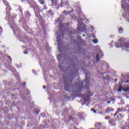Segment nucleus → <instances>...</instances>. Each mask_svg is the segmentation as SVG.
Masks as SVG:
<instances>
[{
  "instance_id": "nucleus-45",
  "label": "nucleus",
  "mask_w": 129,
  "mask_h": 129,
  "mask_svg": "<svg viewBox=\"0 0 129 129\" xmlns=\"http://www.w3.org/2000/svg\"><path fill=\"white\" fill-rule=\"evenodd\" d=\"M107 103H108V104L110 103V101H108L107 102Z\"/></svg>"
},
{
  "instance_id": "nucleus-53",
  "label": "nucleus",
  "mask_w": 129,
  "mask_h": 129,
  "mask_svg": "<svg viewBox=\"0 0 129 129\" xmlns=\"http://www.w3.org/2000/svg\"><path fill=\"white\" fill-rule=\"evenodd\" d=\"M100 113V114H102V112H101Z\"/></svg>"
},
{
  "instance_id": "nucleus-4",
  "label": "nucleus",
  "mask_w": 129,
  "mask_h": 129,
  "mask_svg": "<svg viewBox=\"0 0 129 129\" xmlns=\"http://www.w3.org/2000/svg\"><path fill=\"white\" fill-rule=\"evenodd\" d=\"M8 24L10 25V27L11 28H13L14 34L15 35V36H16L17 38H19L23 37V35H24V34L22 33L21 30L19 29V28H18V27H17L14 20H13L12 21H9L8 22Z\"/></svg>"
},
{
  "instance_id": "nucleus-23",
  "label": "nucleus",
  "mask_w": 129,
  "mask_h": 129,
  "mask_svg": "<svg viewBox=\"0 0 129 129\" xmlns=\"http://www.w3.org/2000/svg\"><path fill=\"white\" fill-rule=\"evenodd\" d=\"M3 27H2V26H0V36H2V34H3Z\"/></svg>"
},
{
  "instance_id": "nucleus-17",
  "label": "nucleus",
  "mask_w": 129,
  "mask_h": 129,
  "mask_svg": "<svg viewBox=\"0 0 129 129\" xmlns=\"http://www.w3.org/2000/svg\"><path fill=\"white\" fill-rule=\"evenodd\" d=\"M119 34H122V33H123V28L120 27L119 29Z\"/></svg>"
},
{
  "instance_id": "nucleus-19",
  "label": "nucleus",
  "mask_w": 129,
  "mask_h": 129,
  "mask_svg": "<svg viewBox=\"0 0 129 129\" xmlns=\"http://www.w3.org/2000/svg\"><path fill=\"white\" fill-rule=\"evenodd\" d=\"M120 86V87L118 89V92H120L122 91V90H123V88L120 86Z\"/></svg>"
},
{
  "instance_id": "nucleus-2",
  "label": "nucleus",
  "mask_w": 129,
  "mask_h": 129,
  "mask_svg": "<svg viewBox=\"0 0 129 129\" xmlns=\"http://www.w3.org/2000/svg\"><path fill=\"white\" fill-rule=\"evenodd\" d=\"M55 23H58L59 24V29L60 32L57 33V42L58 45V49L60 50V47L63 46V43H62V40H63V36H64V33H65V31H63L64 30V28L63 26L64 24L62 23V21L60 19H58V20L55 21Z\"/></svg>"
},
{
  "instance_id": "nucleus-32",
  "label": "nucleus",
  "mask_w": 129,
  "mask_h": 129,
  "mask_svg": "<svg viewBox=\"0 0 129 129\" xmlns=\"http://www.w3.org/2000/svg\"><path fill=\"white\" fill-rule=\"evenodd\" d=\"M32 72L34 73V74H35V75H37V72L34 70H32Z\"/></svg>"
},
{
  "instance_id": "nucleus-7",
  "label": "nucleus",
  "mask_w": 129,
  "mask_h": 129,
  "mask_svg": "<svg viewBox=\"0 0 129 129\" xmlns=\"http://www.w3.org/2000/svg\"><path fill=\"white\" fill-rule=\"evenodd\" d=\"M3 3L5 6H7L6 8V14L8 15V16H6V18H10V17H11V14H10V11H11V6H10V5L9 4V3L7 2L6 0H3Z\"/></svg>"
},
{
  "instance_id": "nucleus-51",
  "label": "nucleus",
  "mask_w": 129,
  "mask_h": 129,
  "mask_svg": "<svg viewBox=\"0 0 129 129\" xmlns=\"http://www.w3.org/2000/svg\"><path fill=\"white\" fill-rule=\"evenodd\" d=\"M29 103H31V101H28Z\"/></svg>"
},
{
  "instance_id": "nucleus-14",
  "label": "nucleus",
  "mask_w": 129,
  "mask_h": 129,
  "mask_svg": "<svg viewBox=\"0 0 129 129\" xmlns=\"http://www.w3.org/2000/svg\"><path fill=\"white\" fill-rule=\"evenodd\" d=\"M57 58L58 61H62V59H63V60L66 59V55H64V56H63L61 54H58L57 55Z\"/></svg>"
},
{
  "instance_id": "nucleus-8",
  "label": "nucleus",
  "mask_w": 129,
  "mask_h": 129,
  "mask_svg": "<svg viewBox=\"0 0 129 129\" xmlns=\"http://www.w3.org/2000/svg\"><path fill=\"white\" fill-rule=\"evenodd\" d=\"M129 76H125L123 77V75H121V77L120 79L121 82H123L124 83H129Z\"/></svg>"
},
{
  "instance_id": "nucleus-48",
  "label": "nucleus",
  "mask_w": 129,
  "mask_h": 129,
  "mask_svg": "<svg viewBox=\"0 0 129 129\" xmlns=\"http://www.w3.org/2000/svg\"><path fill=\"white\" fill-rule=\"evenodd\" d=\"M99 46H97V48L99 49Z\"/></svg>"
},
{
  "instance_id": "nucleus-15",
  "label": "nucleus",
  "mask_w": 129,
  "mask_h": 129,
  "mask_svg": "<svg viewBox=\"0 0 129 129\" xmlns=\"http://www.w3.org/2000/svg\"><path fill=\"white\" fill-rule=\"evenodd\" d=\"M114 110L112 109V108L108 107L106 108L105 109V113H109L110 112H111V111H114Z\"/></svg>"
},
{
  "instance_id": "nucleus-30",
  "label": "nucleus",
  "mask_w": 129,
  "mask_h": 129,
  "mask_svg": "<svg viewBox=\"0 0 129 129\" xmlns=\"http://www.w3.org/2000/svg\"><path fill=\"white\" fill-rule=\"evenodd\" d=\"M119 116L120 117H123V114H119V116H117V117H119Z\"/></svg>"
},
{
  "instance_id": "nucleus-16",
  "label": "nucleus",
  "mask_w": 129,
  "mask_h": 129,
  "mask_svg": "<svg viewBox=\"0 0 129 129\" xmlns=\"http://www.w3.org/2000/svg\"><path fill=\"white\" fill-rule=\"evenodd\" d=\"M75 10H76L77 12H80V13H81V8H80V6L76 7Z\"/></svg>"
},
{
  "instance_id": "nucleus-20",
  "label": "nucleus",
  "mask_w": 129,
  "mask_h": 129,
  "mask_svg": "<svg viewBox=\"0 0 129 129\" xmlns=\"http://www.w3.org/2000/svg\"><path fill=\"white\" fill-rule=\"evenodd\" d=\"M48 13L50 16H53V15H54V13H53V12H52V10H50L49 11H48Z\"/></svg>"
},
{
  "instance_id": "nucleus-35",
  "label": "nucleus",
  "mask_w": 129,
  "mask_h": 129,
  "mask_svg": "<svg viewBox=\"0 0 129 129\" xmlns=\"http://www.w3.org/2000/svg\"><path fill=\"white\" fill-rule=\"evenodd\" d=\"M43 8H44V10H47V6H46V5H44L43 6Z\"/></svg>"
},
{
  "instance_id": "nucleus-58",
  "label": "nucleus",
  "mask_w": 129,
  "mask_h": 129,
  "mask_svg": "<svg viewBox=\"0 0 129 129\" xmlns=\"http://www.w3.org/2000/svg\"><path fill=\"white\" fill-rule=\"evenodd\" d=\"M80 38V39H81V37H79Z\"/></svg>"
},
{
  "instance_id": "nucleus-37",
  "label": "nucleus",
  "mask_w": 129,
  "mask_h": 129,
  "mask_svg": "<svg viewBox=\"0 0 129 129\" xmlns=\"http://www.w3.org/2000/svg\"><path fill=\"white\" fill-rule=\"evenodd\" d=\"M8 58H9L10 61H12V58H11V56H8Z\"/></svg>"
},
{
  "instance_id": "nucleus-39",
  "label": "nucleus",
  "mask_w": 129,
  "mask_h": 129,
  "mask_svg": "<svg viewBox=\"0 0 129 129\" xmlns=\"http://www.w3.org/2000/svg\"><path fill=\"white\" fill-rule=\"evenodd\" d=\"M39 110L37 109L36 111V114H38V113H39Z\"/></svg>"
},
{
  "instance_id": "nucleus-49",
  "label": "nucleus",
  "mask_w": 129,
  "mask_h": 129,
  "mask_svg": "<svg viewBox=\"0 0 129 129\" xmlns=\"http://www.w3.org/2000/svg\"><path fill=\"white\" fill-rule=\"evenodd\" d=\"M16 76H19L18 74L15 75Z\"/></svg>"
},
{
  "instance_id": "nucleus-38",
  "label": "nucleus",
  "mask_w": 129,
  "mask_h": 129,
  "mask_svg": "<svg viewBox=\"0 0 129 129\" xmlns=\"http://www.w3.org/2000/svg\"><path fill=\"white\" fill-rule=\"evenodd\" d=\"M63 18H64V16L63 15H60V19H63Z\"/></svg>"
},
{
  "instance_id": "nucleus-24",
  "label": "nucleus",
  "mask_w": 129,
  "mask_h": 129,
  "mask_svg": "<svg viewBox=\"0 0 129 129\" xmlns=\"http://www.w3.org/2000/svg\"><path fill=\"white\" fill-rule=\"evenodd\" d=\"M70 120H73V121H75L76 122V121H77V119H76V118H70Z\"/></svg>"
},
{
  "instance_id": "nucleus-25",
  "label": "nucleus",
  "mask_w": 129,
  "mask_h": 129,
  "mask_svg": "<svg viewBox=\"0 0 129 129\" xmlns=\"http://www.w3.org/2000/svg\"><path fill=\"white\" fill-rule=\"evenodd\" d=\"M14 69V70L11 69V71H12V72H13L14 75H16V74H17V71H16V70H15V69Z\"/></svg>"
},
{
  "instance_id": "nucleus-34",
  "label": "nucleus",
  "mask_w": 129,
  "mask_h": 129,
  "mask_svg": "<svg viewBox=\"0 0 129 129\" xmlns=\"http://www.w3.org/2000/svg\"><path fill=\"white\" fill-rule=\"evenodd\" d=\"M120 111H121V109H120V108H119L117 110V112H120Z\"/></svg>"
},
{
  "instance_id": "nucleus-29",
  "label": "nucleus",
  "mask_w": 129,
  "mask_h": 129,
  "mask_svg": "<svg viewBox=\"0 0 129 129\" xmlns=\"http://www.w3.org/2000/svg\"><path fill=\"white\" fill-rule=\"evenodd\" d=\"M24 29L25 30V31H29V30H30L29 29V27H24Z\"/></svg>"
},
{
  "instance_id": "nucleus-22",
  "label": "nucleus",
  "mask_w": 129,
  "mask_h": 129,
  "mask_svg": "<svg viewBox=\"0 0 129 129\" xmlns=\"http://www.w3.org/2000/svg\"><path fill=\"white\" fill-rule=\"evenodd\" d=\"M70 13H72V12H66V11H64L63 12V15H68V14H70Z\"/></svg>"
},
{
  "instance_id": "nucleus-21",
  "label": "nucleus",
  "mask_w": 129,
  "mask_h": 129,
  "mask_svg": "<svg viewBox=\"0 0 129 129\" xmlns=\"http://www.w3.org/2000/svg\"><path fill=\"white\" fill-rule=\"evenodd\" d=\"M39 3H40L41 5H44L45 4V1L44 0H39Z\"/></svg>"
},
{
  "instance_id": "nucleus-3",
  "label": "nucleus",
  "mask_w": 129,
  "mask_h": 129,
  "mask_svg": "<svg viewBox=\"0 0 129 129\" xmlns=\"http://www.w3.org/2000/svg\"><path fill=\"white\" fill-rule=\"evenodd\" d=\"M82 21H85V22H86V23L87 24L89 23V20L88 19H83L80 18H78V28L76 30V33L77 34H79V32H86V26H85Z\"/></svg>"
},
{
  "instance_id": "nucleus-28",
  "label": "nucleus",
  "mask_w": 129,
  "mask_h": 129,
  "mask_svg": "<svg viewBox=\"0 0 129 129\" xmlns=\"http://www.w3.org/2000/svg\"><path fill=\"white\" fill-rule=\"evenodd\" d=\"M105 119H106L107 120H108V119H110V116H106L105 117Z\"/></svg>"
},
{
  "instance_id": "nucleus-33",
  "label": "nucleus",
  "mask_w": 129,
  "mask_h": 129,
  "mask_svg": "<svg viewBox=\"0 0 129 129\" xmlns=\"http://www.w3.org/2000/svg\"><path fill=\"white\" fill-rule=\"evenodd\" d=\"M120 104H124V101L123 100L120 101Z\"/></svg>"
},
{
  "instance_id": "nucleus-50",
  "label": "nucleus",
  "mask_w": 129,
  "mask_h": 129,
  "mask_svg": "<svg viewBox=\"0 0 129 129\" xmlns=\"http://www.w3.org/2000/svg\"><path fill=\"white\" fill-rule=\"evenodd\" d=\"M19 11H20V12H21V9H18Z\"/></svg>"
},
{
  "instance_id": "nucleus-6",
  "label": "nucleus",
  "mask_w": 129,
  "mask_h": 129,
  "mask_svg": "<svg viewBox=\"0 0 129 129\" xmlns=\"http://www.w3.org/2000/svg\"><path fill=\"white\" fill-rule=\"evenodd\" d=\"M121 7L124 11L122 15L123 18H129V5L125 3V0H122Z\"/></svg>"
},
{
  "instance_id": "nucleus-9",
  "label": "nucleus",
  "mask_w": 129,
  "mask_h": 129,
  "mask_svg": "<svg viewBox=\"0 0 129 129\" xmlns=\"http://www.w3.org/2000/svg\"><path fill=\"white\" fill-rule=\"evenodd\" d=\"M34 12L35 13L36 15L38 17L40 16L42 13V10H40V7L39 6H35L34 8Z\"/></svg>"
},
{
  "instance_id": "nucleus-10",
  "label": "nucleus",
  "mask_w": 129,
  "mask_h": 129,
  "mask_svg": "<svg viewBox=\"0 0 129 129\" xmlns=\"http://www.w3.org/2000/svg\"><path fill=\"white\" fill-rule=\"evenodd\" d=\"M52 7H54L55 9H59V4L57 2V0H51Z\"/></svg>"
},
{
  "instance_id": "nucleus-40",
  "label": "nucleus",
  "mask_w": 129,
  "mask_h": 129,
  "mask_svg": "<svg viewBox=\"0 0 129 129\" xmlns=\"http://www.w3.org/2000/svg\"><path fill=\"white\" fill-rule=\"evenodd\" d=\"M24 53L25 54V55H27V54H28V51H26V52L24 51Z\"/></svg>"
},
{
  "instance_id": "nucleus-11",
  "label": "nucleus",
  "mask_w": 129,
  "mask_h": 129,
  "mask_svg": "<svg viewBox=\"0 0 129 129\" xmlns=\"http://www.w3.org/2000/svg\"><path fill=\"white\" fill-rule=\"evenodd\" d=\"M60 7H63L64 8H67V9H68V8H70V5L67 1L64 2H62Z\"/></svg>"
},
{
  "instance_id": "nucleus-43",
  "label": "nucleus",
  "mask_w": 129,
  "mask_h": 129,
  "mask_svg": "<svg viewBox=\"0 0 129 129\" xmlns=\"http://www.w3.org/2000/svg\"><path fill=\"white\" fill-rule=\"evenodd\" d=\"M22 85H23V86H25V85H26V83H24L22 84Z\"/></svg>"
},
{
  "instance_id": "nucleus-5",
  "label": "nucleus",
  "mask_w": 129,
  "mask_h": 129,
  "mask_svg": "<svg viewBox=\"0 0 129 129\" xmlns=\"http://www.w3.org/2000/svg\"><path fill=\"white\" fill-rule=\"evenodd\" d=\"M125 39L121 37L120 39L118 40V42L115 43V46L116 48L122 47V50H126L127 48H129V42L124 43Z\"/></svg>"
},
{
  "instance_id": "nucleus-41",
  "label": "nucleus",
  "mask_w": 129,
  "mask_h": 129,
  "mask_svg": "<svg viewBox=\"0 0 129 129\" xmlns=\"http://www.w3.org/2000/svg\"><path fill=\"white\" fill-rule=\"evenodd\" d=\"M103 65H105V64H106V62H105V61H103Z\"/></svg>"
},
{
  "instance_id": "nucleus-52",
  "label": "nucleus",
  "mask_w": 129,
  "mask_h": 129,
  "mask_svg": "<svg viewBox=\"0 0 129 129\" xmlns=\"http://www.w3.org/2000/svg\"><path fill=\"white\" fill-rule=\"evenodd\" d=\"M91 29H93V26H91Z\"/></svg>"
},
{
  "instance_id": "nucleus-26",
  "label": "nucleus",
  "mask_w": 129,
  "mask_h": 129,
  "mask_svg": "<svg viewBox=\"0 0 129 129\" xmlns=\"http://www.w3.org/2000/svg\"><path fill=\"white\" fill-rule=\"evenodd\" d=\"M123 91H124L125 92H126L127 91H129V88L127 87V88H126V89L123 88Z\"/></svg>"
},
{
  "instance_id": "nucleus-60",
  "label": "nucleus",
  "mask_w": 129,
  "mask_h": 129,
  "mask_svg": "<svg viewBox=\"0 0 129 129\" xmlns=\"http://www.w3.org/2000/svg\"><path fill=\"white\" fill-rule=\"evenodd\" d=\"M112 100H112H113V99H112V100Z\"/></svg>"
},
{
  "instance_id": "nucleus-27",
  "label": "nucleus",
  "mask_w": 129,
  "mask_h": 129,
  "mask_svg": "<svg viewBox=\"0 0 129 129\" xmlns=\"http://www.w3.org/2000/svg\"><path fill=\"white\" fill-rule=\"evenodd\" d=\"M94 44H97L98 43V40L97 39H94L93 40Z\"/></svg>"
},
{
  "instance_id": "nucleus-42",
  "label": "nucleus",
  "mask_w": 129,
  "mask_h": 129,
  "mask_svg": "<svg viewBox=\"0 0 129 129\" xmlns=\"http://www.w3.org/2000/svg\"><path fill=\"white\" fill-rule=\"evenodd\" d=\"M43 89H46V86H43Z\"/></svg>"
},
{
  "instance_id": "nucleus-36",
  "label": "nucleus",
  "mask_w": 129,
  "mask_h": 129,
  "mask_svg": "<svg viewBox=\"0 0 129 129\" xmlns=\"http://www.w3.org/2000/svg\"><path fill=\"white\" fill-rule=\"evenodd\" d=\"M118 113V111L116 112V113L114 114V116H115L116 115H117Z\"/></svg>"
},
{
  "instance_id": "nucleus-54",
  "label": "nucleus",
  "mask_w": 129,
  "mask_h": 129,
  "mask_svg": "<svg viewBox=\"0 0 129 129\" xmlns=\"http://www.w3.org/2000/svg\"><path fill=\"white\" fill-rule=\"evenodd\" d=\"M82 105H84V103H82Z\"/></svg>"
},
{
  "instance_id": "nucleus-44",
  "label": "nucleus",
  "mask_w": 129,
  "mask_h": 129,
  "mask_svg": "<svg viewBox=\"0 0 129 129\" xmlns=\"http://www.w3.org/2000/svg\"><path fill=\"white\" fill-rule=\"evenodd\" d=\"M115 82H117V79H115Z\"/></svg>"
},
{
  "instance_id": "nucleus-57",
  "label": "nucleus",
  "mask_w": 129,
  "mask_h": 129,
  "mask_svg": "<svg viewBox=\"0 0 129 129\" xmlns=\"http://www.w3.org/2000/svg\"><path fill=\"white\" fill-rule=\"evenodd\" d=\"M12 96H14V95H13V94H12Z\"/></svg>"
},
{
  "instance_id": "nucleus-46",
  "label": "nucleus",
  "mask_w": 129,
  "mask_h": 129,
  "mask_svg": "<svg viewBox=\"0 0 129 129\" xmlns=\"http://www.w3.org/2000/svg\"><path fill=\"white\" fill-rule=\"evenodd\" d=\"M83 37H85V34H83Z\"/></svg>"
},
{
  "instance_id": "nucleus-13",
  "label": "nucleus",
  "mask_w": 129,
  "mask_h": 129,
  "mask_svg": "<svg viewBox=\"0 0 129 129\" xmlns=\"http://www.w3.org/2000/svg\"><path fill=\"white\" fill-rule=\"evenodd\" d=\"M79 118L82 119V120H85V114L84 113H79L78 114Z\"/></svg>"
},
{
  "instance_id": "nucleus-56",
  "label": "nucleus",
  "mask_w": 129,
  "mask_h": 129,
  "mask_svg": "<svg viewBox=\"0 0 129 129\" xmlns=\"http://www.w3.org/2000/svg\"><path fill=\"white\" fill-rule=\"evenodd\" d=\"M103 115H105V114H103Z\"/></svg>"
},
{
  "instance_id": "nucleus-18",
  "label": "nucleus",
  "mask_w": 129,
  "mask_h": 129,
  "mask_svg": "<svg viewBox=\"0 0 129 129\" xmlns=\"http://www.w3.org/2000/svg\"><path fill=\"white\" fill-rule=\"evenodd\" d=\"M31 16V14L29 13V12H27L25 13V17L27 18H29V17Z\"/></svg>"
},
{
  "instance_id": "nucleus-12",
  "label": "nucleus",
  "mask_w": 129,
  "mask_h": 129,
  "mask_svg": "<svg viewBox=\"0 0 129 129\" xmlns=\"http://www.w3.org/2000/svg\"><path fill=\"white\" fill-rule=\"evenodd\" d=\"M103 56H104V54H103V53H99V54H97L96 57V59L97 62L100 61V59H101V58H102Z\"/></svg>"
},
{
  "instance_id": "nucleus-55",
  "label": "nucleus",
  "mask_w": 129,
  "mask_h": 129,
  "mask_svg": "<svg viewBox=\"0 0 129 129\" xmlns=\"http://www.w3.org/2000/svg\"><path fill=\"white\" fill-rule=\"evenodd\" d=\"M75 73H76V74H77V73H78L77 72H76Z\"/></svg>"
},
{
  "instance_id": "nucleus-59",
  "label": "nucleus",
  "mask_w": 129,
  "mask_h": 129,
  "mask_svg": "<svg viewBox=\"0 0 129 129\" xmlns=\"http://www.w3.org/2000/svg\"><path fill=\"white\" fill-rule=\"evenodd\" d=\"M77 44L78 45V43H77Z\"/></svg>"
},
{
  "instance_id": "nucleus-47",
  "label": "nucleus",
  "mask_w": 129,
  "mask_h": 129,
  "mask_svg": "<svg viewBox=\"0 0 129 129\" xmlns=\"http://www.w3.org/2000/svg\"><path fill=\"white\" fill-rule=\"evenodd\" d=\"M93 38H95V36H94L93 34Z\"/></svg>"
},
{
  "instance_id": "nucleus-1",
  "label": "nucleus",
  "mask_w": 129,
  "mask_h": 129,
  "mask_svg": "<svg viewBox=\"0 0 129 129\" xmlns=\"http://www.w3.org/2000/svg\"><path fill=\"white\" fill-rule=\"evenodd\" d=\"M86 74V80L81 83H77V87H78L76 90H71V88H72V85H71V83L72 82V81L73 80V77H75V76H74V74H72L71 75V77L68 78L67 80L64 82V90L66 91H68V92H70V91H73V92H79L82 90V88H83V84H84V82L86 83V85L87 86H88L87 85L89 84V78L90 77V73L87 72L85 73Z\"/></svg>"
},
{
  "instance_id": "nucleus-61",
  "label": "nucleus",
  "mask_w": 129,
  "mask_h": 129,
  "mask_svg": "<svg viewBox=\"0 0 129 129\" xmlns=\"http://www.w3.org/2000/svg\"><path fill=\"white\" fill-rule=\"evenodd\" d=\"M62 1H64V0H62Z\"/></svg>"
},
{
  "instance_id": "nucleus-31",
  "label": "nucleus",
  "mask_w": 129,
  "mask_h": 129,
  "mask_svg": "<svg viewBox=\"0 0 129 129\" xmlns=\"http://www.w3.org/2000/svg\"><path fill=\"white\" fill-rule=\"evenodd\" d=\"M91 111H94V113H96V110H94V109H91Z\"/></svg>"
}]
</instances>
